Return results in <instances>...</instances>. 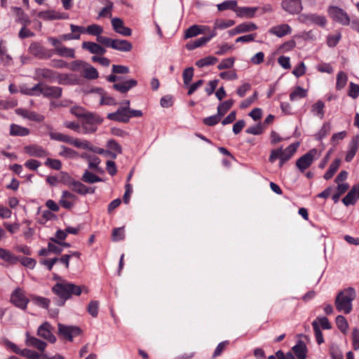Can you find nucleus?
I'll return each mask as SVG.
<instances>
[{"label":"nucleus","instance_id":"f257e3e1","mask_svg":"<svg viewBox=\"0 0 359 359\" xmlns=\"http://www.w3.org/2000/svg\"><path fill=\"white\" fill-rule=\"evenodd\" d=\"M51 290L62 299L60 303L58 304L60 306H63L65 302L70 299L72 295L79 296L83 290L86 293L88 292V290L84 285H76L65 280L57 282L52 287Z\"/></svg>","mask_w":359,"mask_h":359},{"label":"nucleus","instance_id":"f03ea898","mask_svg":"<svg viewBox=\"0 0 359 359\" xmlns=\"http://www.w3.org/2000/svg\"><path fill=\"white\" fill-rule=\"evenodd\" d=\"M356 297V292L353 287H348L340 291L335 299V306L338 311L348 314L351 312L352 302Z\"/></svg>","mask_w":359,"mask_h":359},{"label":"nucleus","instance_id":"7ed1b4c3","mask_svg":"<svg viewBox=\"0 0 359 359\" xmlns=\"http://www.w3.org/2000/svg\"><path fill=\"white\" fill-rule=\"evenodd\" d=\"M299 146V143L295 142L290 144L285 149H283L282 147L273 149L271 151L269 161L273 163L279 159V167H282L295 154Z\"/></svg>","mask_w":359,"mask_h":359},{"label":"nucleus","instance_id":"20e7f679","mask_svg":"<svg viewBox=\"0 0 359 359\" xmlns=\"http://www.w3.org/2000/svg\"><path fill=\"white\" fill-rule=\"evenodd\" d=\"M327 13L334 21L342 25H349L351 23V19L348 13L341 8L330 6L327 8Z\"/></svg>","mask_w":359,"mask_h":359},{"label":"nucleus","instance_id":"39448f33","mask_svg":"<svg viewBox=\"0 0 359 359\" xmlns=\"http://www.w3.org/2000/svg\"><path fill=\"white\" fill-rule=\"evenodd\" d=\"M298 20L300 22L306 25H316L320 27H324L327 24L326 18L323 15H320L316 13H303L301 14Z\"/></svg>","mask_w":359,"mask_h":359},{"label":"nucleus","instance_id":"423d86ee","mask_svg":"<svg viewBox=\"0 0 359 359\" xmlns=\"http://www.w3.org/2000/svg\"><path fill=\"white\" fill-rule=\"evenodd\" d=\"M317 153L318 151L316 149L310 150L309 152L297 159L296 161V166L301 172H304L313 163Z\"/></svg>","mask_w":359,"mask_h":359},{"label":"nucleus","instance_id":"0eeeda50","mask_svg":"<svg viewBox=\"0 0 359 359\" xmlns=\"http://www.w3.org/2000/svg\"><path fill=\"white\" fill-rule=\"evenodd\" d=\"M57 327L58 334L70 341L73 340L74 337L78 336L81 333V329L76 326L65 325L59 323Z\"/></svg>","mask_w":359,"mask_h":359},{"label":"nucleus","instance_id":"6e6552de","mask_svg":"<svg viewBox=\"0 0 359 359\" xmlns=\"http://www.w3.org/2000/svg\"><path fill=\"white\" fill-rule=\"evenodd\" d=\"M29 53L39 59H48L52 56L50 50L38 42H32L28 48Z\"/></svg>","mask_w":359,"mask_h":359},{"label":"nucleus","instance_id":"1a4fd4ad","mask_svg":"<svg viewBox=\"0 0 359 359\" xmlns=\"http://www.w3.org/2000/svg\"><path fill=\"white\" fill-rule=\"evenodd\" d=\"M90 93L93 94L94 98H99L100 105H116L117 102L116 100L109 95L103 89L96 88L92 89Z\"/></svg>","mask_w":359,"mask_h":359},{"label":"nucleus","instance_id":"9d476101","mask_svg":"<svg viewBox=\"0 0 359 359\" xmlns=\"http://www.w3.org/2000/svg\"><path fill=\"white\" fill-rule=\"evenodd\" d=\"M11 302L17 307L25 310L29 299L25 297L24 291L20 288L15 289L11 296Z\"/></svg>","mask_w":359,"mask_h":359},{"label":"nucleus","instance_id":"9b49d317","mask_svg":"<svg viewBox=\"0 0 359 359\" xmlns=\"http://www.w3.org/2000/svg\"><path fill=\"white\" fill-rule=\"evenodd\" d=\"M39 95H43L48 98H59L62 95V89L58 86H50L43 83H39Z\"/></svg>","mask_w":359,"mask_h":359},{"label":"nucleus","instance_id":"f8f14e48","mask_svg":"<svg viewBox=\"0 0 359 359\" xmlns=\"http://www.w3.org/2000/svg\"><path fill=\"white\" fill-rule=\"evenodd\" d=\"M53 327L48 322L42 323L37 329L36 334L48 341L53 344L56 341V337L53 334Z\"/></svg>","mask_w":359,"mask_h":359},{"label":"nucleus","instance_id":"ddd939ff","mask_svg":"<svg viewBox=\"0 0 359 359\" xmlns=\"http://www.w3.org/2000/svg\"><path fill=\"white\" fill-rule=\"evenodd\" d=\"M280 6L283 11L292 15L299 13L303 9L301 0H283Z\"/></svg>","mask_w":359,"mask_h":359},{"label":"nucleus","instance_id":"4468645a","mask_svg":"<svg viewBox=\"0 0 359 359\" xmlns=\"http://www.w3.org/2000/svg\"><path fill=\"white\" fill-rule=\"evenodd\" d=\"M69 187L73 191L79 194H86L88 193L93 194L95 191L94 189L88 188L86 185L79 181H76L70 177L67 182Z\"/></svg>","mask_w":359,"mask_h":359},{"label":"nucleus","instance_id":"2eb2a0df","mask_svg":"<svg viewBox=\"0 0 359 359\" xmlns=\"http://www.w3.org/2000/svg\"><path fill=\"white\" fill-rule=\"evenodd\" d=\"M56 72L48 68H36L34 71V79L35 80L45 79L49 81L55 80Z\"/></svg>","mask_w":359,"mask_h":359},{"label":"nucleus","instance_id":"dca6fc26","mask_svg":"<svg viewBox=\"0 0 359 359\" xmlns=\"http://www.w3.org/2000/svg\"><path fill=\"white\" fill-rule=\"evenodd\" d=\"M107 118L122 123H128L129 121V113L126 108L119 107L116 111L107 114Z\"/></svg>","mask_w":359,"mask_h":359},{"label":"nucleus","instance_id":"f3484780","mask_svg":"<svg viewBox=\"0 0 359 359\" xmlns=\"http://www.w3.org/2000/svg\"><path fill=\"white\" fill-rule=\"evenodd\" d=\"M76 200L77 197L74 194L68 191H63L59 203L65 209H71Z\"/></svg>","mask_w":359,"mask_h":359},{"label":"nucleus","instance_id":"a211bd4d","mask_svg":"<svg viewBox=\"0 0 359 359\" xmlns=\"http://www.w3.org/2000/svg\"><path fill=\"white\" fill-rule=\"evenodd\" d=\"M26 154L31 156L43 158L48 155V152L42 147L37 144H31L24 147Z\"/></svg>","mask_w":359,"mask_h":359},{"label":"nucleus","instance_id":"6ab92c4d","mask_svg":"<svg viewBox=\"0 0 359 359\" xmlns=\"http://www.w3.org/2000/svg\"><path fill=\"white\" fill-rule=\"evenodd\" d=\"M111 25L114 30L123 36H129L132 34V30L124 26L123 20L119 18L111 19Z\"/></svg>","mask_w":359,"mask_h":359},{"label":"nucleus","instance_id":"aec40b11","mask_svg":"<svg viewBox=\"0 0 359 359\" xmlns=\"http://www.w3.org/2000/svg\"><path fill=\"white\" fill-rule=\"evenodd\" d=\"M37 15L39 18L44 20H54L67 18V15L66 14L59 13L54 10L40 11Z\"/></svg>","mask_w":359,"mask_h":359},{"label":"nucleus","instance_id":"412c9836","mask_svg":"<svg viewBox=\"0 0 359 359\" xmlns=\"http://www.w3.org/2000/svg\"><path fill=\"white\" fill-rule=\"evenodd\" d=\"M25 337V344L27 346L34 347L40 351H43L46 349L47 344L45 341L31 336L29 332H26Z\"/></svg>","mask_w":359,"mask_h":359},{"label":"nucleus","instance_id":"4be33fe9","mask_svg":"<svg viewBox=\"0 0 359 359\" xmlns=\"http://www.w3.org/2000/svg\"><path fill=\"white\" fill-rule=\"evenodd\" d=\"M269 32L279 38H281L285 35L290 34L292 32V28L287 24H281L272 27L269 30Z\"/></svg>","mask_w":359,"mask_h":359},{"label":"nucleus","instance_id":"5701e85b","mask_svg":"<svg viewBox=\"0 0 359 359\" xmlns=\"http://www.w3.org/2000/svg\"><path fill=\"white\" fill-rule=\"evenodd\" d=\"M259 10L258 7H238L236 9V15L241 18H252L255 13Z\"/></svg>","mask_w":359,"mask_h":359},{"label":"nucleus","instance_id":"b1692460","mask_svg":"<svg viewBox=\"0 0 359 359\" xmlns=\"http://www.w3.org/2000/svg\"><path fill=\"white\" fill-rule=\"evenodd\" d=\"M16 113L24 118L37 122H41L44 119L43 116L25 109H17Z\"/></svg>","mask_w":359,"mask_h":359},{"label":"nucleus","instance_id":"393cba45","mask_svg":"<svg viewBox=\"0 0 359 359\" xmlns=\"http://www.w3.org/2000/svg\"><path fill=\"white\" fill-rule=\"evenodd\" d=\"M137 84V81L135 79H130L123 83H114L113 88L122 93H126L132 88L135 87Z\"/></svg>","mask_w":359,"mask_h":359},{"label":"nucleus","instance_id":"a878e982","mask_svg":"<svg viewBox=\"0 0 359 359\" xmlns=\"http://www.w3.org/2000/svg\"><path fill=\"white\" fill-rule=\"evenodd\" d=\"M208 29V27L205 26H201L197 25H192L186 30L184 38L189 39L196 36L200 34L204 33L205 31Z\"/></svg>","mask_w":359,"mask_h":359},{"label":"nucleus","instance_id":"bb28decb","mask_svg":"<svg viewBox=\"0 0 359 359\" xmlns=\"http://www.w3.org/2000/svg\"><path fill=\"white\" fill-rule=\"evenodd\" d=\"M358 139L359 137L356 136L353 138L348 145V150L345 157V160L347 162H350L356 154L358 148Z\"/></svg>","mask_w":359,"mask_h":359},{"label":"nucleus","instance_id":"cd10ccee","mask_svg":"<svg viewBox=\"0 0 359 359\" xmlns=\"http://www.w3.org/2000/svg\"><path fill=\"white\" fill-rule=\"evenodd\" d=\"M133 48L132 43L127 40L114 39L112 48L123 52H128Z\"/></svg>","mask_w":359,"mask_h":359},{"label":"nucleus","instance_id":"c85d7f7f","mask_svg":"<svg viewBox=\"0 0 359 359\" xmlns=\"http://www.w3.org/2000/svg\"><path fill=\"white\" fill-rule=\"evenodd\" d=\"M359 198L358 192L355 186L349 191L346 196L342 199V202L346 206L353 205Z\"/></svg>","mask_w":359,"mask_h":359},{"label":"nucleus","instance_id":"c756f323","mask_svg":"<svg viewBox=\"0 0 359 359\" xmlns=\"http://www.w3.org/2000/svg\"><path fill=\"white\" fill-rule=\"evenodd\" d=\"M55 80L59 84L61 85H73L76 83V80L72 78V74H60L56 72Z\"/></svg>","mask_w":359,"mask_h":359},{"label":"nucleus","instance_id":"7c9ffc66","mask_svg":"<svg viewBox=\"0 0 359 359\" xmlns=\"http://www.w3.org/2000/svg\"><path fill=\"white\" fill-rule=\"evenodd\" d=\"M103 121V118H101L99 115L95 113L87 111V113L83 116V123L98 126Z\"/></svg>","mask_w":359,"mask_h":359},{"label":"nucleus","instance_id":"2f4dec72","mask_svg":"<svg viewBox=\"0 0 359 359\" xmlns=\"http://www.w3.org/2000/svg\"><path fill=\"white\" fill-rule=\"evenodd\" d=\"M54 52L56 55L68 58H74L75 55V50L72 48H67L61 45L60 47L57 48V50H54Z\"/></svg>","mask_w":359,"mask_h":359},{"label":"nucleus","instance_id":"473e14b6","mask_svg":"<svg viewBox=\"0 0 359 359\" xmlns=\"http://www.w3.org/2000/svg\"><path fill=\"white\" fill-rule=\"evenodd\" d=\"M325 104L323 101L318 100L311 106V112L313 115L318 116L320 119L324 118Z\"/></svg>","mask_w":359,"mask_h":359},{"label":"nucleus","instance_id":"72a5a7b5","mask_svg":"<svg viewBox=\"0 0 359 359\" xmlns=\"http://www.w3.org/2000/svg\"><path fill=\"white\" fill-rule=\"evenodd\" d=\"M10 134L13 136H26L29 134V130L27 128L16 124H11Z\"/></svg>","mask_w":359,"mask_h":359},{"label":"nucleus","instance_id":"f704fd0d","mask_svg":"<svg viewBox=\"0 0 359 359\" xmlns=\"http://www.w3.org/2000/svg\"><path fill=\"white\" fill-rule=\"evenodd\" d=\"M31 301L36 306H40L43 309H48L50 303V300L49 299L36 295H32Z\"/></svg>","mask_w":359,"mask_h":359},{"label":"nucleus","instance_id":"c9c22d12","mask_svg":"<svg viewBox=\"0 0 359 359\" xmlns=\"http://www.w3.org/2000/svg\"><path fill=\"white\" fill-rule=\"evenodd\" d=\"M292 351L298 359H306V348L302 341H299L298 344L292 348Z\"/></svg>","mask_w":359,"mask_h":359},{"label":"nucleus","instance_id":"e433bc0d","mask_svg":"<svg viewBox=\"0 0 359 359\" xmlns=\"http://www.w3.org/2000/svg\"><path fill=\"white\" fill-rule=\"evenodd\" d=\"M340 164L341 160L339 158L336 159L334 162H332L330 164L327 171L325 173L323 177L324 179L326 180L331 179L334 176L337 170L339 169Z\"/></svg>","mask_w":359,"mask_h":359},{"label":"nucleus","instance_id":"4c0bfd02","mask_svg":"<svg viewBox=\"0 0 359 359\" xmlns=\"http://www.w3.org/2000/svg\"><path fill=\"white\" fill-rule=\"evenodd\" d=\"M307 90L300 86H297L290 93V99L291 101H295L298 99L306 97Z\"/></svg>","mask_w":359,"mask_h":359},{"label":"nucleus","instance_id":"58836bf2","mask_svg":"<svg viewBox=\"0 0 359 359\" xmlns=\"http://www.w3.org/2000/svg\"><path fill=\"white\" fill-rule=\"evenodd\" d=\"M218 61V59L214 56H207L196 62V65L199 68H203L209 65H212Z\"/></svg>","mask_w":359,"mask_h":359},{"label":"nucleus","instance_id":"ea45409f","mask_svg":"<svg viewBox=\"0 0 359 359\" xmlns=\"http://www.w3.org/2000/svg\"><path fill=\"white\" fill-rule=\"evenodd\" d=\"M235 21L233 20L217 19L214 23L215 29H224L234 25Z\"/></svg>","mask_w":359,"mask_h":359},{"label":"nucleus","instance_id":"a19ab883","mask_svg":"<svg viewBox=\"0 0 359 359\" xmlns=\"http://www.w3.org/2000/svg\"><path fill=\"white\" fill-rule=\"evenodd\" d=\"M217 9L219 11L231 9L236 13L237 8V1L236 0H227L217 5Z\"/></svg>","mask_w":359,"mask_h":359},{"label":"nucleus","instance_id":"79ce46f5","mask_svg":"<svg viewBox=\"0 0 359 359\" xmlns=\"http://www.w3.org/2000/svg\"><path fill=\"white\" fill-rule=\"evenodd\" d=\"M98 76L97 69L86 63V66L83 68V76L87 79H95Z\"/></svg>","mask_w":359,"mask_h":359},{"label":"nucleus","instance_id":"37998d69","mask_svg":"<svg viewBox=\"0 0 359 359\" xmlns=\"http://www.w3.org/2000/svg\"><path fill=\"white\" fill-rule=\"evenodd\" d=\"M0 258L11 264H14L18 261L17 257L11 252L4 248H0Z\"/></svg>","mask_w":359,"mask_h":359},{"label":"nucleus","instance_id":"c03bdc74","mask_svg":"<svg viewBox=\"0 0 359 359\" xmlns=\"http://www.w3.org/2000/svg\"><path fill=\"white\" fill-rule=\"evenodd\" d=\"M69 144L77 148L88 150V148H90V143L87 140H81L77 138H73L70 137Z\"/></svg>","mask_w":359,"mask_h":359},{"label":"nucleus","instance_id":"a18cd8bd","mask_svg":"<svg viewBox=\"0 0 359 359\" xmlns=\"http://www.w3.org/2000/svg\"><path fill=\"white\" fill-rule=\"evenodd\" d=\"M348 77L345 72H339L337 75L336 89L340 90L343 89L347 83Z\"/></svg>","mask_w":359,"mask_h":359},{"label":"nucleus","instance_id":"49530a36","mask_svg":"<svg viewBox=\"0 0 359 359\" xmlns=\"http://www.w3.org/2000/svg\"><path fill=\"white\" fill-rule=\"evenodd\" d=\"M82 180L84 182L93 184L95 182H102V179L90 172L88 170H86L82 176Z\"/></svg>","mask_w":359,"mask_h":359},{"label":"nucleus","instance_id":"de8ad7c7","mask_svg":"<svg viewBox=\"0 0 359 359\" xmlns=\"http://www.w3.org/2000/svg\"><path fill=\"white\" fill-rule=\"evenodd\" d=\"M209 41V38L205 36L201 37L194 41L189 42L186 47L188 50H194L196 48L201 47Z\"/></svg>","mask_w":359,"mask_h":359},{"label":"nucleus","instance_id":"09e8293b","mask_svg":"<svg viewBox=\"0 0 359 359\" xmlns=\"http://www.w3.org/2000/svg\"><path fill=\"white\" fill-rule=\"evenodd\" d=\"M238 27L241 34L252 32L258 28L257 25L252 22L241 23L238 25Z\"/></svg>","mask_w":359,"mask_h":359},{"label":"nucleus","instance_id":"8fccbe9b","mask_svg":"<svg viewBox=\"0 0 359 359\" xmlns=\"http://www.w3.org/2000/svg\"><path fill=\"white\" fill-rule=\"evenodd\" d=\"M59 155L66 158H74L78 156V153L72 149L65 146H61Z\"/></svg>","mask_w":359,"mask_h":359},{"label":"nucleus","instance_id":"3c124183","mask_svg":"<svg viewBox=\"0 0 359 359\" xmlns=\"http://www.w3.org/2000/svg\"><path fill=\"white\" fill-rule=\"evenodd\" d=\"M233 104V100H229L222 102L217 107V114L222 117Z\"/></svg>","mask_w":359,"mask_h":359},{"label":"nucleus","instance_id":"603ef678","mask_svg":"<svg viewBox=\"0 0 359 359\" xmlns=\"http://www.w3.org/2000/svg\"><path fill=\"white\" fill-rule=\"evenodd\" d=\"M86 32L97 38L103 32V28L100 25L93 24L86 27Z\"/></svg>","mask_w":359,"mask_h":359},{"label":"nucleus","instance_id":"864d4df0","mask_svg":"<svg viewBox=\"0 0 359 359\" xmlns=\"http://www.w3.org/2000/svg\"><path fill=\"white\" fill-rule=\"evenodd\" d=\"M113 8V3L109 0H107V4L100 12L99 13V18H111L112 15L111 11Z\"/></svg>","mask_w":359,"mask_h":359},{"label":"nucleus","instance_id":"5fc2aeb1","mask_svg":"<svg viewBox=\"0 0 359 359\" xmlns=\"http://www.w3.org/2000/svg\"><path fill=\"white\" fill-rule=\"evenodd\" d=\"M336 324L339 330L343 333H346L348 328V324L346 319L343 316H338L336 318Z\"/></svg>","mask_w":359,"mask_h":359},{"label":"nucleus","instance_id":"6e6d98bb","mask_svg":"<svg viewBox=\"0 0 359 359\" xmlns=\"http://www.w3.org/2000/svg\"><path fill=\"white\" fill-rule=\"evenodd\" d=\"M100 45L90 41H84L82 43V48L83 49L88 50L90 53L97 54L99 47Z\"/></svg>","mask_w":359,"mask_h":359},{"label":"nucleus","instance_id":"4d7b16f0","mask_svg":"<svg viewBox=\"0 0 359 359\" xmlns=\"http://www.w3.org/2000/svg\"><path fill=\"white\" fill-rule=\"evenodd\" d=\"M39 87L40 86H39V83L36 84L32 88H27V87L23 86V87L20 88V92L22 94L27 95H31V96L39 95V93L38 92Z\"/></svg>","mask_w":359,"mask_h":359},{"label":"nucleus","instance_id":"13d9d810","mask_svg":"<svg viewBox=\"0 0 359 359\" xmlns=\"http://www.w3.org/2000/svg\"><path fill=\"white\" fill-rule=\"evenodd\" d=\"M49 136H50V139H52V140L62 142H66V143H69V138H70V136H69L67 135H65V134L60 133H55V132H50L49 133Z\"/></svg>","mask_w":359,"mask_h":359},{"label":"nucleus","instance_id":"bf43d9fd","mask_svg":"<svg viewBox=\"0 0 359 359\" xmlns=\"http://www.w3.org/2000/svg\"><path fill=\"white\" fill-rule=\"evenodd\" d=\"M46 166L52 169L59 170L62 168V163L60 160L48 158L44 163Z\"/></svg>","mask_w":359,"mask_h":359},{"label":"nucleus","instance_id":"052dcab7","mask_svg":"<svg viewBox=\"0 0 359 359\" xmlns=\"http://www.w3.org/2000/svg\"><path fill=\"white\" fill-rule=\"evenodd\" d=\"M85 66H86V62L82 60H74L68 63L67 68L72 71L76 72L83 69Z\"/></svg>","mask_w":359,"mask_h":359},{"label":"nucleus","instance_id":"680f3d73","mask_svg":"<svg viewBox=\"0 0 359 359\" xmlns=\"http://www.w3.org/2000/svg\"><path fill=\"white\" fill-rule=\"evenodd\" d=\"M258 97V93L255 91L252 95L242 101L240 104L241 109H245L255 102Z\"/></svg>","mask_w":359,"mask_h":359},{"label":"nucleus","instance_id":"e2e57ef3","mask_svg":"<svg viewBox=\"0 0 359 359\" xmlns=\"http://www.w3.org/2000/svg\"><path fill=\"white\" fill-rule=\"evenodd\" d=\"M20 355L27 359H40V355L38 353L28 348L22 349Z\"/></svg>","mask_w":359,"mask_h":359},{"label":"nucleus","instance_id":"0e129e2a","mask_svg":"<svg viewBox=\"0 0 359 359\" xmlns=\"http://www.w3.org/2000/svg\"><path fill=\"white\" fill-rule=\"evenodd\" d=\"M234 62L235 59L233 57L224 59L218 65L217 68L219 70L231 68L234 65Z\"/></svg>","mask_w":359,"mask_h":359},{"label":"nucleus","instance_id":"69168bd1","mask_svg":"<svg viewBox=\"0 0 359 359\" xmlns=\"http://www.w3.org/2000/svg\"><path fill=\"white\" fill-rule=\"evenodd\" d=\"M341 38L340 32H337L334 34L329 35L327 36V43L330 47H334L338 43Z\"/></svg>","mask_w":359,"mask_h":359},{"label":"nucleus","instance_id":"338daca9","mask_svg":"<svg viewBox=\"0 0 359 359\" xmlns=\"http://www.w3.org/2000/svg\"><path fill=\"white\" fill-rule=\"evenodd\" d=\"M348 95L353 99H356L359 96V85L353 82L349 83Z\"/></svg>","mask_w":359,"mask_h":359},{"label":"nucleus","instance_id":"774afa93","mask_svg":"<svg viewBox=\"0 0 359 359\" xmlns=\"http://www.w3.org/2000/svg\"><path fill=\"white\" fill-rule=\"evenodd\" d=\"M351 339L353 343V347L354 350L359 349V330L358 328H353L351 333Z\"/></svg>","mask_w":359,"mask_h":359}]
</instances>
